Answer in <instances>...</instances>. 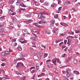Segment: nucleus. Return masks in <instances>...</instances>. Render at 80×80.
<instances>
[{"instance_id": "1", "label": "nucleus", "mask_w": 80, "mask_h": 80, "mask_svg": "<svg viewBox=\"0 0 80 80\" xmlns=\"http://www.w3.org/2000/svg\"><path fill=\"white\" fill-rule=\"evenodd\" d=\"M41 14H38V18L39 19L41 18V20H44L47 19V17L46 16H43V15H44L45 14L47 15H50V13H49L48 12L46 11H44L43 12H41Z\"/></svg>"}, {"instance_id": "2", "label": "nucleus", "mask_w": 80, "mask_h": 80, "mask_svg": "<svg viewBox=\"0 0 80 80\" xmlns=\"http://www.w3.org/2000/svg\"><path fill=\"white\" fill-rule=\"evenodd\" d=\"M18 41L21 42V43H27V41L26 40L25 41V39H24L23 38L19 39Z\"/></svg>"}, {"instance_id": "3", "label": "nucleus", "mask_w": 80, "mask_h": 80, "mask_svg": "<svg viewBox=\"0 0 80 80\" xmlns=\"http://www.w3.org/2000/svg\"><path fill=\"white\" fill-rule=\"evenodd\" d=\"M16 66L18 68L22 67L23 66V64L22 63H18Z\"/></svg>"}, {"instance_id": "4", "label": "nucleus", "mask_w": 80, "mask_h": 80, "mask_svg": "<svg viewBox=\"0 0 80 80\" xmlns=\"http://www.w3.org/2000/svg\"><path fill=\"white\" fill-rule=\"evenodd\" d=\"M60 24L62 26H64V27H68V24L64 22H60Z\"/></svg>"}, {"instance_id": "5", "label": "nucleus", "mask_w": 80, "mask_h": 80, "mask_svg": "<svg viewBox=\"0 0 80 80\" xmlns=\"http://www.w3.org/2000/svg\"><path fill=\"white\" fill-rule=\"evenodd\" d=\"M20 51H22V47H21V46L20 45H18L17 48Z\"/></svg>"}, {"instance_id": "6", "label": "nucleus", "mask_w": 80, "mask_h": 80, "mask_svg": "<svg viewBox=\"0 0 80 80\" xmlns=\"http://www.w3.org/2000/svg\"><path fill=\"white\" fill-rule=\"evenodd\" d=\"M31 17L32 15L30 14H26L25 15V17H26V18H30V17Z\"/></svg>"}, {"instance_id": "7", "label": "nucleus", "mask_w": 80, "mask_h": 80, "mask_svg": "<svg viewBox=\"0 0 80 80\" xmlns=\"http://www.w3.org/2000/svg\"><path fill=\"white\" fill-rule=\"evenodd\" d=\"M71 75V74L68 71H66V76L67 77H69Z\"/></svg>"}, {"instance_id": "8", "label": "nucleus", "mask_w": 80, "mask_h": 80, "mask_svg": "<svg viewBox=\"0 0 80 80\" xmlns=\"http://www.w3.org/2000/svg\"><path fill=\"white\" fill-rule=\"evenodd\" d=\"M12 20L14 23H17V18H16L15 17H13Z\"/></svg>"}, {"instance_id": "9", "label": "nucleus", "mask_w": 80, "mask_h": 80, "mask_svg": "<svg viewBox=\"0 0 80 80\" xmlns=\"http://www.w3.org/2000/svg\"><path fill=\"white\" fill-rule=\"evenodd\" d=\"M57 58H54L52 60V62L53 63H56V62H57Z\"/></svg>"}, {"instance_id": "10", "label": "nucleus", "mask_w": 80, "mask_h": 80, "mask_svg": "<svg viewBox=\"0 0 80 80\" xmlns=\"http://www.w3.org/2000/svg\"><path fill=\"white\" fill-rule=\"evenodd\" d=\"M33 4H35L36 6H39V5H40V3L37 1L34 2Z\"/></svg>"}, {"instance_id": "11", "label": "nucleus", "mask_w": 80, "mask_h": 80, "mask_svg": "<svg viewBox=\"0 0 80 80\" xmlns=\"http://www.w3.org/2000/svg\"><path fill=\"white\" fill-rule=\"evenodd\" d=\"M73 63L75 65H77L78 64V61L76 59H74L73 61Z\"/></svg>"}, {"instance_id": "12", "label": "nucleus", "mask_w": 80, "mask_h": 80, "mask_svg": "<svg viewBox=\"0 0 80 80\" xmlns=\"http://www.w3.org/2000/svg\"><path fill=\"white\" fill-rule=\"evenodd\" d=\"M36 70H39L40 69V66H39L38 64H36Z\"/></svg>"}, {"instance_id": "13", "label": "nucleus", "mask_w": 80, "mask_h": 80, "mask_svg": "<svg viewBox=\"0 0 80 80\" xmlns=\"http://www.w3.org/2000/svg\"><path fill=\"white\" fill-rule=\"evenodd\" d=\"M36 57L38 58L39 59H41V56L39 54H38V53H37L36 55Z\"/></svg>"}, {"instance_id": "14", "label": "nucleus", "mask_w": 80, "mask_h": 80, "mask_svg": "<svg viewBox=\"0 0 80 80\" xmlns=\"http://www.w3.org/2000/svg\"><path fill=\"white\" fill-rule=\"evenodd\" d=\"M53 32L55 33H58V29H55V30Z\"/></svg>"}, {"instance_id": "15", "label": "nucleus", "mask_w": 80, "mask_h": 80, "mask_svg": "<svg viewBox=\"0 0 80 80\" xmlns=\"http://www.w3.org/2000/svg\"><path fill=\"white\" fill-rule=\"evenodd\" d=\"M14 7H15V6L13 5L11 6L10 7V10L13 11L14 10Z\"/></svg>"}, {"instance_id": "16", "label": "nucleus", "mask_w": 80, "mask_h": 80, "mask_svg": "<svg viewBox=\"0 0 80 80\" xmlns=\"http://www.w3.org/2000/svg\"><path fill=\"white\" fill-rule=\"evenodd\" d=\"M14 1H15V0H10L8 3L9 4H12L14 2Z\"/></svg>"}, {"instance_id": "17", "label": "nucleus", "mask_w": 80, "mask_h": 80, "mask_svg": "<svg viewBox=\"0 0 80 80\" xmlns=\"http://www.w3.org/2000/svg\"><path fill=\"white\" fill-rule=\"evenodd\" d=\"M30 40H32V42H34L35 40L36 39L35 38H34L33 37H32L30 38Z\"/></svg>"}, {"instance_id": "18", "label": "nucleus", "mask_w": 80, "mask_h": 80, "mask_svg": "<svg viewBox=\"0 0 80 80\" xmlns=\"http://www.w3.org/2000/svg\"><path fill=\"white\" fill-rule=\"evenodd\" d=\"M45 33L47 34H50V31H48L47 30L45 31Z\"/></svg>"}, {"instance_id": "19", "label": "nucleus", "mask_w": 80, "mask_h": 80, "mask_svg": "<svg viewBox=\"0 0 80 80\" xmlns=\"http://www.w3.org/2000/svg\"><path fill=\"white\" fill-rule=\"evenodd\" d=\"M44 5L45 6H47L49 5V3L47 2H45L44 4Z\"/></svg>"}, {"instance_id": "20", "label": "nucleus", "mask_w": 80, "mask_h": 80, "mask_svg": "<svg viewBox=\"0 0 80 80\" xmlns=\"http://www.w3.org/2000/svg\"><path fill=\"white\" fill-rule=\"evenodd\" d=\"M13 12V11L12 10H9L8 12V13H9V14H10V15H11Z\"/></svg>"}, {"instance_id": "21", "label": "nucleus", "mask_w": 80, "mask_h": 80, "mask_svg": "<svg viewBox=\"0 0 80 80\" xmlns=\"http://www.w3.org/2000/svg\"><path fill=\"white\" fill-rule=\"evenodd\" d=\"M70 58H68V59L64 61V63H67L68 62H69L70 61Z\"/></svg>"}, {"instance_id": "22", "label": "nucleus", "mask_w": 80, "mask_h": 80, "mask_svg": "<svg viewBox=\"0 0 80 80\" xmlns=\"http://www.w3.org/2000/svg\"><path fill=\"white\" fill-rule=\"evenodd\" d=\"M47 66L49 68H51V67H53V66L52 65L50 64H48Z\"/></svg>"}, {"instance_id": "23", "label": "nucleus", "mask_w": 80, "mask_h": 80, "mask_svg": "<svg viewBox=\"0 0 80 80\" xmlns=\"http://www.w3.org/2000/svg\"><path fill=\"white\" fill-rule=\"evenodd\" d=\"M17 43L16 42H15L13 44V47H15L17 46Z\"/></svg>"}, {"instance_id": "24", "label": "nucleus", "mask_w": 80, "mask_h": 80, "mask_svg": "<svg viewBox=\"0 0 80 80\" xmlns=\"http://www.w3.org/2000/svg\"><path fill=\"white\" fill-rule=\"evenodd\" d=\"M1 55L2 56H3V57H4V56H6V54H5V52H3L1 53Z\"/></svg>"}, {"instance_id": "25", "label": "nucleus", "mask_w": 80, "mask_h": 80, "mask_svg": "<svg viewBox=\"0 0 80 80\" xmlns=\"http://www.w3.org/2000/svg\"><path fill=\"white\" fill-rule=\"evenodd\" d=\"M48 53H45L44 54V56L43 57V58H45L46 57H47L48 56Z\"/></svg>"}, {"instance_id": "26", "label": "nucleus", "mask_w": 80, "mask_h": 80, "mask_svg": "<svg viewBox=\"0 0 80 80\" xmlns=\"http://www.w3.org/2000/svg\"><path fill=\"white\" fill-rule=\"evenodd\" d=\"M28 57V55H22L21 56V57L22 58V57Z\"/></svg>"}, {"instance_id": "27", "label": "nucleus", "mask_w": 80, "mask_h": 80, "mask_svg": "<svg viewBox=\"0 0 80 80\" xmlns=\"http://www.w3.org/2000/svg\"><path fill=\"white\" fill-rule=\"evenodd\" d=\"M28 21V23H32V22H33V20L32 19H29Z\"/></svg>"}, {"instance_id": "28", "label": "nucleus", "mask_w": 80, "mask_h": 80, "mask_svg": "<svg viewBox=\"0 0 80 80\" xmlns=\"http://www.w3.org/2000/svg\"><path fill=\"white\" fill-rule=\"evenodd\" d=\"M26 78V76H24L23 77L21 78V80H25Z\"/></svg>"}, {"instance_id": "29", "label": "nucleus", "mask_w": 80, "mask_h": 80, "mask_svg": "<svg viewBox=\"0 0 80 80\" xmlns=\"http://www.w3.org/2000/svg\"><path fill=\"white\" fill-rule=\"evenodd\" d=\"M54 17L55 18H57L58 17V15L56 14L54 16Z\"/></svg>"}, {"instance_id": "30", "label": "nucleus", "mask_w": 80, "mask_h": 80, "mask_svg": "<svg viewBox=\"0 0 80 80\" xmlns=\"http://www.w3.org/2000/svg\"><path fill=\"white\" fill-rule=\"evenodd\" d=\"M53 70L54 72H56V73H58V70H57L55 68L53 69Z\"/></svg>"}, {"instance_id": "31", "label": "nucleus", "mask_w": 80, "mask_h": 80, "mask_svg": "<svg viewBox=\"0 0 80 80\" xmlns=\"http://www.w3.org/2000/svg\"><path fill=\"white\" fill-rule=\"evenodd\" d=\"M70 42H71V39H68V41L67 42L68 45L69 43H70Z\"/></svg>"}, {"instance_id": "32", "label": "nucleus", "mask_w": 80, "mask_h": 80, "mask_svg": "<svg viewBox=\"0 0 80 80\" xmlns=\"http://www.w3.org/2000/svg\"><path fill=\"white\" fill-rule=\"evenodd\" d=\"M8 28L10 30H13V29H14V28L12 26H10Z\"/></svg>"}, {"instance_id": "33", "label": "nucleus", "mask_w": 80, "mask_h": 80, "mask_svg": "<svg viewBox=\"0 0 80 80\" xmlns=\"http://www.w3.org/2000/svg\"><path fill=\"white\" fill-rule=\"evenodd\" d=\"M51 22H52V23L53 24H54L55 23V20L54 19H52L51 20Z\"/></svg>"}, {"instance_id": "34", "label": "nucleus", "mask_w": 80, "mask_h": 80, "mask_svg": "<svg viewBox=\"0 0 80 80\" xmlns=\"http://www.w3.org/2000/svg\"><path fill=\"white\" fill-rule=\"evenodd\" d=\"M5 16L1 17L0 18V19L1 20H5Z\"/></svg>"}, {"instance_id": "35", "label": "nucleus", "mask_w": 80, "mask_h": 80, "mask_svg": "<svg viewBox=\"0 0 80 80\" xmlns=\"http://www.w3.org/2000/svg\"><path fill=\"white\" fill-rule=\"evenodd\" d=\"M57 62L59 63H61V61H60V60L59 59H57Z\"/></svg>"}, {"instance_id": "36", "label": "nucleus", "mask_w": 80, "mask_h": 80, "mask_svg": "<svg viewBox=\"0 0 80 80\" xmlns=\"http://www.w3.org/2000/svg\"><path fill=\"white\" fill-rule=\"evenodd\" d=\"M5 52V54H6V55H9V54L10 53H9V52L8 51H6V52Z\"/></svg>"}, {"instance_id": "37", "label": "nucleus", "mask_w": 80, "mask_h": 80, "mask_svg": "<svg viewBox=\"0 0 80 80\" xmlns=\"http://www.w3.org/2000/svg\"><path fill=\"white\" fill-rule=\"evenodd\" d=\"M3 32V28H0V33H2Z\"/></svg>"}, {"instance_id": "38", "label": "nucleus", "mask_w": 80, "mask_h": 80, "mask_svg": "<svg viewBox=\"0 0 80 80\" xmlns=\"http://www.w3.org/2000/svg\"><path fill=\"white\" fill-rule=\"evenodd\" d=\"M63 79L64 80H68V78H67L65 76H64L63 77Z\"/></svg>"}, {"instance_id": "39", "label": "nucleus", "mask_w": 80, "mask_h": 80, "mask_svg": "<svg viewBox=\"0 0 80 80\" xmlns=\"http://www.w3.org/2000/svg\"><path fill=\"white\" fill-rule=\"evenodd\" d=\"M35 72H36V71L34 70H32V71L31 70V73H35Z\"/></svg>"}, {"instance_id": "40", "label": "nucleus", "mask_w": 80, "mask_h": 80, "mask_svg": "<svg viewBox=\"0 0 80 80\" xmlns=\"http://www.w3.org/2000/svg\"><path fill=\"white\" fill-rule=\"evenodd\" d=\"M33 25H35L36 27H38V24L36 22H34V23H33Z\"/></svg>"}, {"instance_id": "41", "label": "nucleus", "mask_w": 80, "mask_h": 80, "mask_svg": "<svg viewBox=\"0 0 80 80\" xmlns=\"http://www.w3.org/2000/svg\"><path fill=\"white\" fill-rule=\"evenodd\" d=\"M37 29H33V32H34V33H36V32H37Z\"/></svg>"}, {"instance_id": "42", "label": "nucleus", "mask_w": 80, "mask_h": 80, "mask_svg": "<svg viewBox=\"0 0 80 80\" xmlns=\"http://www.w3.org/2000/svg\"><path fill=\"white\" fill-rule=\"evenodd\" d=\"M61 41V39H60L59 40H58L57 41H56V43H58V42H60Z\"/></svg>"}, {"instance_id": "43", "label": "nucleus", "mask_w": 80, "mask_h": 80, "mask_svg": "<svg viewBox=\"0 0 80 80\" xmlns=\"http://www.w3.org/2000/svg\"><path fill=\"white\" fill-rule=\"evenodd\" d=\"M16 4L17 5H20V2L19 1H17L16 2Z\"/></svg>"}, {"instance_id": "44", "label": "nucleus", "mask_w": 80, "mask_h": 80, "mask_svg": "<svg viewBox=\"0 0 80 80\" xmlns=\"http://www.w3.org/2000/svg\"><path fill=\"white\" fill-rule=\"evenodd\" d=\"M75 33H80V30H76L75 31Z\"/></svg>"}, {"instance_id": "45", "label": "nucleus", "mask_w": 80, "mask_h": 80, "mask_svg": "<svg viewBox=\"0 0 80 80\" xmlns=\"http://www.w3.org/2000/svg\"><path fill=\"white\" fill-rule=\"evenodd\" d=\"M65 55H66V54L64 53L62 55L61 57H62V58H63V57H65Z\"/></svg>"}, {"instance_id": "46", "label": "nucleus", "mask_w": 80, "mask_h": 80, "mask_svg": "<svg viewBox=\"0 0 80 80\" xmlns=\"http://www.w3.org/2000/svg\"><path fill=\"white\" fill-rule=\"evenodd\" d=\"M35 67H31L30 68V70H32V69H35Z\"/></svg>"}, {"instance_id": "47", "label": "nucleus", "mask_w": 80, "mask_h": 80, "mask_svg": "<svg viewBox=\"0 0 80 80\" xmlns=\"http://www.w3.org/2000/svg\"><path fill=\"white\" fill-rule=\"evenodd\" d=\"M39 53H40L39 55H40L42 57V56H43V53H42V52H40Z\"/></svg>"}, {"instance_id": "48", "label": "nucleus", "mask_w": 80, "mask_h": 80, "mask_svg": "<svg viewBox=\"0 0 80 80\" xmlns=\"http://www.w3.org/2000/svg\"><path fill=\"white\" fill-rule=\"evenodd\" d=\"M8 50H9V52H13V51L12 50V49H10V48H8Z\"/></svg>"}, {"instance_id": "49", "label": "nucleus", "mask_w": 80, "mask_h": 80, "mask_svg": "<svg viewBox=\"0 0 80 80\" xmlns=\"http://www.w3.org/2000/svg\"><path fill=\"white\" fill-rule=\"evenodd\" d=\"M66 47H65V45H62V49H63V48H65Z\"/></svg>"}, {"instance_id": "50", "label": "nucleus", "mask_w": 80, "mask_h": 80, "mask_svg": "<svg viewBox=\"0 0 80 80\" xmlns=\"http://www.w3.org/2000/svg\"><path fill=\"white\" fill-rule=\"evenodd\" d=\"M42 47V48H44V49H45V48H46V47L43 45H41Z\"/></svg>"}, {"instance_id": "51", "label": "nucleus", "mask_w": 80, "mask_h": 80, "mask_svg": "<svg viewBox=\"0 0 80 80\" xmlns=\"http://www.w3.org/2000/svg\"><path fill=\"white\" fill-rule=\"evenodd\" d=\"M16 14V13H15V12H13V11L11 14V15H15Z\"/></svg>"}, {"instance_id": "52", "label": "nucleus", "mask_w": 80, "mask_h": 80, "mask_svg": "<svg viewBox=\"0 0 80 80\" xmlns=\"http://www.w3.org/2000/svg\"><path fill=\"white\" fill-rule=\"evenodd\" d=\"M62 7H59L58 8V11H60L62 10Z\"/></svg>"}, {"instance_id": "53", "label": "nucleus", "mask_w": 80, "mask_h": 80, "mask_svg": "<svg viewBox=\"0 0 80 80\" xmlns=\"http://www.w3.org/2000/svg\"><path fill=\"white\" fill-rule=\"evenodd\" d=\"M41 75L42 77H43V76H45V74L43 73H42L41 74Z\"/></svg>"}, {"instance_id": "54", "label": "nucleus", "mask_w": 80, "mask_h": 80, "mask_svg": "<svg viewBox=\"0 0 80 80\" xmlns=\"http://www.w3.org/2000/svg\"><path fill=\"white\" fill-rule=\"evenodd\" d=\"M11 42H16V39H13L12 40Z\"/></svg>"}, {"instance_id": "55", "label": "nucleus", "mask_w": 80, "mask_h": 80, "mask_svg": "<svg viewBox=\"0 0 80 80\" xmlns=\"http://www.w3.org/2000/svg\"><path fill=\"white\" fill-rule=\"evenodd\" d=\"M67 40H65L64 41V43L65 44V45H66L67 44Z\"/></svg>"}, {"instance_id": "56", "label": "nucleus", "mask_w": 80, "mask_h": 80, "mask_svg": "<svg viewBox=\"0 0 80 80\" xmlns=\"http://www.w3.org/2000/svg\"><path fill=\"white\" fill-rule=\"evenodd\" d=\"M2 5L0 4V8L2 7H3L4 6V4L3 3H2Z\"/></svg>"}, {"instance_id": "57", "label": "nucleus", "mask_w": 80, "mask_h": 80, "mask_svg": "<svg viewBox=\"0 0 80 80\" xmlns=\"http://www.w3.org/2000/svg\"><path fill=\"white\" fill-rule=\"evenodd\" d=\"M24 23H28V21H25L24 22Z\"/></svg>"}, {"instance_id": "58", "label": "nucleus", "mask_w": 80, "mask_h": 80, "mask_svg": "<svg viewBox=\"0 0 80 80\" xmlns=\"http://www.w3.org/2000/svg\"><path fill=\"white\" fill-rule=\"evenodd\" d=\"M5 63H2L1 64V66H2V67H3V66H5Z\"/></svg>"}, {"instance_id": "59", "label": "nucleus", "mask_w": 80, "mask_h": 80, "mask_svg": "<svg viewBox=\"0 0 80 80\" xmlns=\"http://www.w3.org/2000/svg\"><path fill=\"white\" fill-rule=\"evenodd\" d=\"M18 28H20L21 27V24H18Z\"/></svg>"}, {"instance_id": "60", "label": "nucleus", "mask_w": 80, "mask_h": 80, "mask_svg": "<svg viewBox=\"0 0 80 80\" xmlns=\"http://www.w3.org/2000/svg\"><path fill=\"white\" fill-rule=\"evenodd\" d=\"M23 3H21L20 4V6H21V7H23Z\"/></svg>"}, {"instance_id": "61", "label": "nucleus", "mask_w": 80, "mask_h": 80, "mask_svg": "<svg viewBox=\"0 0 80 80\" xmlns=\"http://www.w3.org/2000/svg\"><path fill=\"white\" fill-rule=\"evenodd\" d=\"M43 22H42V21H40L39 22H38V24H42Z\"/></svg>"}, {"instance_id": "62", "label": "nucleus", "mask_w": 80, "mask_h": 80, "mask_svg": "<svg viewBox=\"0 0 80 80\" xmlns=\"http://www.w3.org/2000/svg\"><path fill=\"white\" fill-rule=\"evenodd\" d=\"M72 18V17H71V15H70V14H69V19H70V18Z\"/></svg>"}, {"instance_id": "63", "label": "nucleus", "mask_w": 80, "mask_h": 80, "mask_svg": "<svg viewBox=\"0 0 80 80\" xmlns=\"http://www.w3.org/2000/svg\"><path fill=\"white\" fill-rule=\"evenodd\" d=\"M51 61V59L48 60L46 61V62H50Z\"/></svg>"}, {"instance_id": "64", "label": "nucleus", "mask_w": 80, "mask_h": 80, "mask_svg": "<svg viewBox=\"0 0 80 80\" xmlns=\"http://www.w3.org/2000/svg\"><path fill=\"white\" fill-rule=\"evenodd\" d=\"M48 74L49 75H50V76H52V73L51 72H49L48 73Z\"/></svg>"}]
</instances>
